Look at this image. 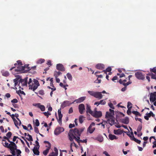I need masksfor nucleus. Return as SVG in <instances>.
<instances>
[{"mask_svg":"<svg viewBox=\"0 0 156 156\" xmlns=\"http://www.w3.org/2000/svg\"><path fill=\"white\" fill-rule=\"evenodd\" d=\"M29 65H26L24 66H18L16 68L15 67H12L10 70L11 71L13 69L15 68V71L17 72V73H27L28 71L31 70H35L36 68V66H34L31 68L29 67Z\"/></svg>","mask_w":156,"mask_h":156,"instance_id":"1","label":"nucleus"},{"mask_svg":"<svg viewBox=\"0 0 156 156\" xmlns=\"http://www.w3.org/2000/svg\"><path fill=\"white\" fill-rule=\"evenodd\" d=\"M83 130L84 129L83 128L79 129L75 128L74 129H70L68 133V136L70 140L73 141V139L75 140L76 138H77L76 136H80L81 133Z\"/></svg>","mask_w":156,"mask_h":156,"instance_id":"2","label":"nucleus"},{"mask_svg":"<svg viewBox=\"0 0 156 156\" xmlns=\"http://www.w3.org/2000/svg\"><path fill=\"white\" fill-rule=\"evenodd\" d=\"M39 85L40 84L38 81L36 79H34V83H32V84H30L29 85V89L32 90L34 91Z\"/></svg>","mask_w":156,"mask_h":156,"instance_id":"3","label":"nucleus"},{"mask_svg":"<svg viewBox=\"0 0 156 156\" xmlns=\"http://www.w3.org/2000/svg\"><path fill=\"white\" fill-rule=\"evenodd\" d=\"M136 77L140 80H144L145 78L144 75L140 71H138L135 73Z\"/></svg>","mask_w":156,"mask_h":156,"instance_id":"4","label":"nucleus"},{"mask_svg":"<svg viewBox=\"0 0 156 156\" xmlns=\"http://www.w3.org/2000/svg\"><path fill=\"white\" fill-rule=\"evenodd\" d=\"M27 77H26L24 79H21L19 80V82L18 84L19 88H21L20 85L22 86H27Z\"/></svg>","mask_w":156,"mask_h":156,"instance_id":"5","label":"nucleus"},{"mask_svg":"<svg viewBox=\"0 0 156 156\" xmlns=\"http://www.w3.org/2000/svg\"><path fill=\"white\" fill-rule=\"evenodd\" d=\"M44 143H47L48 144V146H46V147H47V148L46 150L44 151L43 152V154L46 156L48 153L49 150L51 148V144L49 142L47 141H44Z\"/></svg>","mask_w":156,"mask_h":156,"instance_id":"6","label":"nucleus"},{"mask_svg":"<svg viewBox=\"0 0 156 156\" xmlns=\"http://www.w3.org/2000/svg\"><path fill=\"white\" fill-rule=\"evenodd\" d=\"M64 129L62 127H57L54 131V134L58 135L64 131Z\"/></svg>","mask_w":156,"mask_h":156,"instance_id":"7","label":"nucleus"},{"mask_svg":"<svg viewBox=\"0 0 156 156\" xmlns=\"http://www.w3.org/2000/svg\"><path fill=\"white\" fill-rule=\"evenodd\" d=\"M131 133L133 136L132 137L130 135V134H128V135L129 137H131V140H133L134 141H135V142H136V143H138L139 144H140L141 143L140 140H138L137 139L134 137V136L133 133L132 132H131Z\"/></svg>","mask_w":156,"mask_h":156,"instance_id":"8","label":"nucleus"},{"mask_svg":"<svg viewBox=\"0 0 156 156\" xmlns=\"http://www.w3.org/2000/svg\"><path fill=\"white\" fill-rule=\"evenodd\" d=\"M150 100L151 101L153 102L156 100V92L151 93L150 94Z\"/></svg>","mask_w":156,"mask_h":156,"instance_id":"9","label":"nucleus"},{"mask_svg":"<svg viewBox=\"0 0 156 156\" xmlns=\"http://www.w3.org/2000/svg\"><path fill=\"white\" fill-rule=\"evenodd\" d=\"M78 108L79 112L80 114H83L85 111V106L83 104H80L79 105Z\"/></svg>","mask_w":156,"mask_h":156,"instance_id":"10","label":"nucleus"},{"mask_svg":"<svg viewBox=\"0 0 156 156\" xmlns=\"http://www.w3.org/2000/svg\"><path fill=\"white\" fill-rule=\"evenodd\" d=\"M95 125L94 122H92L90 125L87 129V131H88L90 133H92L95 129V128L94 127L92 128V126H94Z\"/></svg>","mask_w":156,"mask_h":156,"instance_id":"11","label":"nucleus"},{"mask_svg":"<svg viewBox=\"0 0 156 156\" xmlns=\"http://www.w3.org/2000/svg\"><path fill=\"white\" fill-rule=\"evenodd\" d=\"M56 69L57 70L61 71H64L65 70V68L63 65L61 64H58L57 65Z\"/></svg>","mask_w":156,"mask_h":156,"instance_id":"12","label":"nucleus"},{"mask_svg":"<svg viewBox=\"0 0 156 156\" xmlns=\"http://www.w3.org/2000/svg\"><path fill=\"white\" fill-rule=\"evenodd\" d=\"M33 105L37 106L42 111H44L45 110V107L43 105H41L40 103H37L35 104H33Z\"/></svg>","mask_w":156,"mask_h":156,"instance_id":"13","label":"nucleus"},{"mask_svg":"<svg viewBox=\"0 0 156 156\" xmlns=\"http://www.w3.org/2000/svg\"><path fill=\"white\" fill-rule=\"evenodd\" d=\"M94 97L96 98H98L99 99H100L102 98V95L101 92H95Z\"/></svg>","mask_w":156,"mask_h":156,"instance_id":"14","label":"nucleus"},{"mask_svg":"<svg viewBox=\"0 0 156 156\" xmlns=\"http://www.w3.org/2000/svg\"><path fill=\"white\" fill-rule=\"evenodd\" d=\"M54 151L55 152H52L50 153L48 156H58V150L56 147L54 148Z\"/></svg>","mask_w":156,"mask_h":156,"instance_id":"15","label":"nucleus"},{"mask_svg":"<svg viewBox=\"0 0 156 156\" xmlns=\"http://www.w3.org/2000/svg\"><path fill=\"white\" fill-rule=\"evenodd\" d=\"M2 144L5 147L9 148H10L11 144L10 143L9 144L8 143H7L6 141L4 140H2Z\"/></svg>","mask_w":156,"mask_h":156,"instance_id":"16","label":"nucleus"},{"mask_svg":"<svg viewBox=\"0 0 156 156\" xmlns=\"http://www.w3.org/2000/svg\"><path fill=\"white\" fill-rule=\"evenodd\" d=\"M102 115V112L101 111H95L94 115V116L96 118L101 117Z\"/></svg>","mask_w":156,"mask_h":156,"instance_id":"17","label":"nucleus"},{"mask_svg":"<svg viewBox=\"0 0 156 156\" xmlns=\"http://www.w3.org/2000/svg\"><path fill=\"white\" fill-rule=\"evenodd\" d=\"M71 104V103L69 101H64L62 104L61 107L62 108H64L67 106H69Z\"/></svg>","mask_w":156,"mask_h":156,"instance_id":"18","label":"nucleus"},{"mask_svg":"<svg viewBox=\"0 0 156 156\" xmlns=\"http://www.w3.org/2000/svg\"><path fill=\"white\" fill-rule=\"evenodd\" d=\"M39 148H38V147H34L33 149V151L34 154L36 155H39Z\"/></svg>","mask_w":156,"mask_h":156,"instance_id":"19","label":"nucleus"},{"mask_svg":"<svg viewBox=\"0 0 156 156\" xmlns=\"http://www.w3.org/2000/svg\"><path fill=\"white\" fill-rule=\"evenodd\" d=\"M55 115L56 116V119L58 120V121L60 124L62 123V114L58 115V119L56 113H55Z\"/></svg>","mask_w":156,"mask_h":156,"instance_id":"20","label":"nucleus"},{"mask_svg":"<svg viewBox=\"0 0 156 156\" xmlns=\"http://www.w3.org/2000/svg\"><path fill=\"white\" fill-rule=\"evenodd\" d=\"M106 104V101L105 100H101L100 101H97L95 102L94 105H97L98 106L99 105H105Z\"/></svg>","mask_w":156,"mask_h":156,"instance_id":"21","label":"nucleus"},{"mask_svg":"<svg viewBox=\"0 0 156 156\" xmlns=\"http://www.w3.org/2000/svg\"><path fill=\"white\" fill-rule=\"evenodd\" d=\"M121 122L122 123L127 124L129 123V119L128 117H126L125 118L122 119L121 120Z\"/></svg>","mask_w":156,"mask_h":156,"instance_id":"22","label":"nucleus"},{"mask_svg":"<svg viewBox=\"0 0 156 156\" xmlns=\"http://www.w3.org/2000/svg\"><path fill=\"white\" fill-rule=\"evenodd\" d=\"M86 112L87 113H89L91 115H92L93 112L91 109V107L88 104L87 105Z\"/></svg>","mask_w":156,"mask_h":156,"instance_id":"23","label":"nucleus"},{"mask_svg":"<svg viewBox=\"0 0 156 156\" xmlns=\"http://www.w3.org/2000/svg\"><path fill=\"white\" fill-rule=\"evenodd\" d=\"M96 68L99 69H103L105 68V66L103 64H98L96 65Z\"/></svg>","mask_w":156,"mask_h":156,"instance_id":"24","label":"nucleus"},{"mask_svg":"<svg viewBox=\"0 0 156 156\" xmlns=\"http://www.w3.org/2000/svg\"><path fill=\"white\" fill-rule=\"evenodd\" d=\"M86 98V97H81L78 99L75 100V101L77 103H80L83 101L85 100Z\"/></svg>","mask_w":156,"mask_h":156,"instance_id":"25","label":"nucleus"},{"mask_svg":"<svg viewBox=\"0 0 156 156\" xmlns=\"http://www.w3.org/2000/svg\"><path fill=\"white\" fill-rule=\"evenodd\" d=\"M95 140H97L100 142H102L103 141V138L101 136H98L97 137L94 138Z\"/></svg>","mask_w":156,"mask_h":156,"instance_id":"26","label":"nucleus"},{"mask_svg":"<svg viewBox=\"0 0 156 156\" xmlns=\"http://www.w3.org/2000/svg\"><path fill=\"white\" fill-rule=\"evenodd\" d=\"M10 143L11 144L10 147L12 148L13 149H14V150H18L17 149V146L14 142L12 141H11V142H10Z\"/></svg>","mask_w":156,"mask_h":156,"instance_id":"27","label":"nucleus"},{"mask_svg":"<svg viewBox=\"0 0 156 156\" xmlns=\"http://www.w3.org/2000/svg\"><path fill=\"white\" fill-rule=\"evenodd\" d=\"M108 137L111 140H113L114 139H118V137L115 135L111 134L109 135Z\"/></svg>","mask_w":156,"mask_h":156,"instance_id":"28","label":"nucleus"},{"mask_svg":"<svg viewBox=\"0 0 156 156\" xmlns=\"http://www.w3.org/2000/svg\"><path fill=\"white\" fill-rule=\"evenodd\" d=\"M114 133L116 135H119L122 133V132L120 129H115L114 130Z\"/></svg>","mask_w":156,"mask_h":156,"instance_id":"29","label":"nucleus"},{"mask_svg":"<svg viewBox=\"0 0 156 156\" xmlns=\"http://www.w3.org/2000/svg\"><path fill=\"white\" fill-rule=\"evenodd\" d=\"M113 115L111 113L109 112H106L105 115L106 118H112Z\"/></svg>","mask_w":156,"mask_h":156,"instance_id":"30","label":"nucleus"},{"mask_svg":"<svg viewBox=\"0 0 156 156\" xmlns=\"http://www.w3.org/2000/svg\"><path fill=\"white\" fill-rule=\"evenodd\" d=\"M2 75L5 76H8L9 75V73L7 71H2Z\"/></svg>","mask_w":156,"mask_h":156,"instance_id":"31","label":"nucleus"},{"mask_svg":"<svg viewBox=\"0 0 156 156\" xmlns=\"http://www.w3.org/2000/svg\"><path fill=\"white\" fill-rule=\"evenodd\" d=\"M75 140L78 143H80V142L82 143H87V140H82L80 139H77V138H76Z\"/></svg>","mask_w":156,"mask_h":156,"instance_id":"32","label":"nucleus"},{"mask_svg":"<svg viewBox=\"0 0 156 156\" xmlns=\"http://www.w3.org/2000/svg\"><path fill=\"white\" fill-rule=\"evenodd\" d=\"M108 121H109L110 122L109 123L111 126H112L113 124H115V120L113 119L112 118H111L110 119H108Z\"/></svg>","mask_w":156,"mask_h":156,"instance_id":"33","label":"nucleus"},{"mask_svg":"<svg viewBox=\"0 0 156 156\" xmlns=\"http://www.w3.org/2000/svg\"><path fill=\"white\" fill-rule=\"evenodd\" d=\"M84 117L83 115H80L79 117V121L80 123H82L83 121Z\"/></svg>","mask_w":156,"mask_h":156,"instance_id":"34","label":"nucleus"},{"mask_svg":"<svg viewBox=\"0 0 156 156\" xmlns=\"http://www.w3.org/2000/svg\"><path fill=\"white\" fill-rule=\"evenodd\" d=\"M45 60L44 59L40 58L37 62V64H42L44 62Z\"/></svg>","mask_w":156,"mask_h":156,"instance_id":"35","label":"nucleus"},{"mask_svg":"<svg viewBox=\"0 0 156 156\" xmlns=\"http://www.w3.org/2000/svg\"><path fill=\"white\" fill-rule=\"evenodd\" d=\"M61 74H62L61 73L58 71H55L54 72V76H55V77H58V76L60 75Z\"/></svg>","mask_w":156,"mask_h":156,"instance_id":"36","label":"nucleus"},{"mask_svg":"<svg viewBox=\"0 0 156 156\" xmlns=\"http://www.w3.org/2000/svg\"><path fill=\"white\" fill-rule=\"evenodd\" d=\"M17 63L14 64V66H23V64L22 62L20 60H18L16 62Z\"/></svg>","mask_w":156,"mask_h":156,"instance_id":"37","label":"nucleus"},{"mask_svg":"<svg viewBox=\"0 0 156 156\" xmlns=\"http://www.w3.org/2000/svg\"><path fill=\"white\" fill-rule=\"evenodd\" d=\"M27 136H28L29 137V138L26 137V139H27V140H28L29 141H33V139L31 135H30L29 134H28Z\"/></svg>","mask_w":156,"mask_h":156,"instance_id":"38","label":"nucleus"},{"mask_svg":"<svg viewBox=\"0 0 156 156\" xmlns=\"http://www.w3.org/2000/svg\"><path fill=\"white\" fill-rule=\"evenodd\" d=\"M19 78H17L13 80V82L14 83L15 86H16L18 82Z\"/></svg>","mask_w":156,"mask_h":156,"instance_id":"39","label":"nucleus"},{"mask_svg":"<svg viewBox=\"0 0 156 156\" xmlns=\"http://www.w3.org/2000/svg\"><path fill=\"white\" fill-rule=\"evenodd\" d=\"M9 149H10V150L11 151V153H12V155L13 156H14L16 155L15 154V150L14 149H13L12 148L10 147L9 148Z\"/></svg>","mask_w":156,"mask_h":156,"instance_id":"40","label":"nucleus"},{"mask_svg":"<svg viewBox=\"0 0 156 156\" xmlns=\"http://www.w3.org/2000/svg\"><path fill=\"white\" fill-rule=\"evenodd\" d=\"M68 78L70 80H72V77L71 74L70 73H68L66 74Z\"/></svg>","mask_w":156,"mask_h":156,"instance_id":"41","label":"nucleus"},{"mask_svg":"<svg viewBox=\"0 0 156 156\" xmlns=\"http://www.w3.org/2000/svg\"><path fill=\"white\" fill-rule=\"evenodd\" d=\"M13 121L14 122L15 126L18 129H19V127H18V126H20L19 125V123L18 122L16 119L14 120Z\"/></svg>","mask_w":156,"mask_h":156,"instance_id":"42","label":"nucleus"},{"mask_svg":"<svg viewBox=\"0 0 156 156\" xmlns=\"http://www.w3.org/2000/svg\"><path fill=\"white\" fill-rule=\"evenodd\" d=\"M112 70V68L111 67H108L106 69V70H104L103 72L107 74V72H110Z\"/></svg>","mask_w":156,"mask_h":156,"instance_id":"43","label":"nucleus"},{"mask_svg":"<svg viewBox=\"0 0 156 156\" xmlns=\"http://www.w3.org/2000/svg\"><path fill=\"white\" fill-rule=\"evenodd\" d=\"M132 113L136 115H139L141 116V115L139 112L137 111H133L132 112Z\"/></svg>","mask_w":156,"mask_h":156,"instance_id":"44","label":"nucleus"},{"mask_svg":"<svg viewBox=\"0 0 156 156\" xmlns=\"http://www.w3.org/2000/svg\"><path fill=\"white\" fill-rule=\"evenodd\" d=\"M146 115H148L149 117H150L151 116H154V115L151 111H150L149 113H146Z\"/></svg>","mask_w":156,"mask_h":156,"instance_id":"45","label":"nucleus"},{"mask_svg":"<svg viewBox=\"0 0 156 156\" xmlns=\"http://www.w3.org/2000/svg\"><path fill=\"white\" fill-rule=\"evenodd\" d=\"M15 116L16 117L17 119L19 121V125L20 126L21 123V122L20 119L18 118V117H19V115L17 114L16 113L15 114Z\"/></svg>","mask_w":156,"mask_h":156,"instance_id":"46","label":"nucleus"},{"mask_svg":"<svg viewBox=\"0 0 156 156\" xmlns=\"http://www.w3.org/2000/svg\"><path fill=\"white\" fill-rule=\"evenodd\" d=\"M12 135V133L11 132H9L6 134V136L9 139L11 137Z\"/></svg>","mask_w":156,"mask_h":156,"instance_id":"47","label":"nucleus"},{"mask_svg":"<svg viewBox=\"0 0 156 156\" xmlns=\"http://www.w3.org/2000/svg\"><path fill=\"white\" fill-rule=\"evenodd\" d=\"M142 129V125L141 124L139 125L137 129V131L138 132L140 131Z\"/></svg>","mask_w":156,"mask_h":156,"instance_id":"48","label":"nucleus"},{"mask_svg":"<svg viewBox=\"0 0 156 156\" xmlns=\"http://www.w3.org/2000/svg\"><path fill=\"white\" fill-rule=\"evenodd\" d=\"M132 108V106H130V108H128V109L127 111V114L129 115H130L131 114V109Z\"/></svg>","mask_w":156,"mask_h":156,"instance_id":"49","label":"nucleus"},{"mask_svg":"<svg viewBox=\"0 0 156 156\" xmlns=\"http://www.w3.org/2000/svg\"><path fill=\"white\" fill-rule=\"evenodd\" d=\"M43 113L44 114L45 116H46L47 118L48 117L49 115H50L51 114V113L48 112H44Z\"/></svg>","mask_w":156,"mask_h":156,"instance_id":"50","label":"nucleus"},{"mask_svg":"<svg viewBox=\"0 0 156 156\" xmlns=\"http://www.w3.org/2000/svg\"><path fill=\"white\" fill-rule=\"evenodd\" d=\"M150 71L153 72L156 74V67H154L153 69H151Z\"/></svg>","mask_w":156,"mask_h":156,"instance_id":"51","label":"nucleus"},{"mask_svg":"<svg viewBox=\"0 0 156 156\" xmlns=\"http://www.w3.org/2000/svg\"><path fill=\"white\" fill-rule=\"evenodd\" d=\"M88 93L90 94L91 95L94 96L95 92L93 91H88Z\"/></svg>","mask_w":156,"mask_h":156,"instance_id":"52","label":"nucleus"},{"mask_svg":"<svg viewBox=\"0 0 156 156\" xmlns=\"http://www.w3.org/2000/svg\"><path fill=\"white\" fill-rule=\"evenodd\" d=\"M40 123L39 120L37 119L35 120V125L37 126H39Z\"/></svg>","mask_w":156,"mask_h":156,"instance_id":"53","label":"nucleus"},{"mask_svg":"<svg viewBox=\"0 0 156 156\" xmlns=\"http://www.w3.org/2000/svg\"><path fill=\"white\" fill-rule=\"evenodd\" d=\"M132 83V82H131L130 81H129L126 83H125L123 84V85L124 86L127 87V86H128L129 84H131Z\"/></svg>","mask_w":156,"mask_h":156,"instance_id":"54","label":"nucleus"},{"mask_svg":"<svg viewBox=\"0 0 156 156\" xmlns=\"http://www.w3.org/2000/svg\"><path fill=\"white\" fill-rule=\"evenodd\" d=\"M34 130L35 132L37 133H39V131L38 130V129L37 127H34Z\"/></svg>","mask_w":156,"mask_h":156,"instance_id":"55","label":"nucleus"},{"mask_svg":"<svg viewBox=\"0 0 156 156\" xmlns=\"http://www.w3.org/2000/svg\"><path fill=\"white\" fill-rule=\"evenodd\" d=\"M18 102V100L16 98L14 99L13 100H12L11 101V102L12 103H17Z\"/></svg>","mask_w":156,"mask_h":156,"instance_id":"56","label":"nucleus"},{"mask_svg":"<svg viewBox=\"0 0 156 156\" xmlns=\"http://www.w3.org/2000/svg\"><path fill=\"white\" fill-rule=\"evenodd\" d=\"M21 137L22 138H23L24 141L26 142L27 146L28 147H30V146L29 145V143L27 141V140L24 138V137L23 136H22Z\"/></svg>","mask_w":156,"mask_h":156,"instance_id":"57","label":"nucleus"},{"mask_svg":"<svg viewBox=\"0 0 156 156\" xmlns=\"http://www.w3.org/2000/svg\"><path fill=\"white\" fill-rule=\"evenodd\" d=\"M108 105L111 108L113 109H114V107L113 106V104L112 103H109Z\"/></svg>","mask_w":156,"mask_h":156,"instance_id":"58","label":"nucleus"},{"mask_svg":"<svg viewBox=\"0 0 156 156\" xmlns=\"http://www.w3.org/2000/svg\"><path fill=\"white\" fill-rule=\"evenodd\" d=\"M35 143L36 144V145L34 147H38V148H39L40 146L39 145V143L37 140H36L35 141Z\"/></svg>","mask_w":156,"mask_h":156,"instance_id":"59","label":"nucleus"},{"mask_svg":"<svg viewBox=\"0 0 156 156\" xmlns=\"http://www.w3.org/2000/svg\"><path fill=\"white\" fill-rule=\"evenodd\" d=\"M3 139H4V140H7L10 143V142H11V141H10L9 139L6 136H4L3 137Z\"/></svg>","mask_w":156,"mask_h":156,"instance_id":"60","label":"nucleus"},{"mask_svg":"<svg viewBox=\"0 0 156 156\" xmlns=\"http://www.w3.org/2000/svg\"><path fill=\"white\" fill-rule=\"evenodd\" d=\"M39 93L41 95H43L44 94V91L43 90H41L39 91Z\"/></svg>","mask_w":156,"mask_h":156,"instance_id":"61","label":"nucleus"},{"mask_svg":"<svg viewBox=\"0 0 156 156\" xmlns=\"http://www.w3.org/2000/svg\"><path fill=\"white\" fill-rule=\"evenodd\" d=\"M17 138L20 139V138L18 136H14L13 138V140H12V141H13L12 142H15L16 141V139H17Z\"/></svg>","mask_w":156,"mask_h":156,"instance_id":"62","label":"nucleus"},{"mask_svg":"<svg viewBox=\"0 0 156 156\" xmlns=\"http://www.w3.org/2000/svg\"><path fill=\"white\" fill-rule=\"evenodd\" d=\"M117 79L118 77L117 76H115L113 77V78L112 79V80L113 81H114L115 82V80H116Z\"/></svg>","mask_w":156,"mask_h":156,"instance_id":"63","label":"nucleus"},{"mask_svg":"<svg viewBox=\"0 0 156 156\" xmlns=\"http://www.w3.org/2000/svg\"><path fill=\"white\" fill-rule=\"evenodd\" d=\"M153 145L152 146V148H154V147H156V140L153 143Z\"/></svg>","mask_w":156,"mask_h":156,"instance_id":"64","label":"nucleus"}]
</instances>
